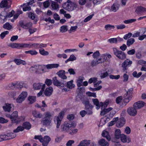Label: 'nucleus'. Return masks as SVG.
<instances>
[{
	"label": "nucleus",
	"mask_w": 146,
	"mask_h": 146,
	"mask_svg": "<svg viewBox=\"0 0 146 146\" xmlns=\"http://www.w3.org/2000/svg\"><path fill=\"white\" fill-rule=\"evenodd\" d=\"M125 119L123 117L119 119L116 123V125L118 127L123 126L125 123Z\"/></svg>",
	"instance_id": "nucleus-21"
},
{
	"label": "nucleus",
	"mask_w": 146,
	"mask_h": 146,
	"mask_svg": "<svg viewBox=\"0 0 146 146\" xmlns=\"http://www.w3.org/2000/svg\"><path fill=\"white\" fill-rule=\"evenodd\" d=\"M7 18L6 15L3 16L2 14H1L0 17V22L1 23H3L6 21Z\"/></svg>",
	"instance_id": "nucleus-49"
},
{
	"label": "nucleus",
	"mask_w": 146,
	"mask_h": 146,
	"mask_svg": "<svg viewBox=\"0 0 146 146\" xmlns=\"http://www.w3.org/2000/svg\"><path fill=\"white\" fill-rule=\"evenodd\" d=\"M64 114V112L62 111L59 113L58 116H55L54 117V121L56 123V127L57 128H59Z\"/></svg>",
	"instance_id": "nucleus-7"
},
{
	"label": "nucleus",
	"mask_w": 146,
	"mask_h": 146,
	"mask_svg": "<svg viewBox=\"0 0 146 146\" xmlns=\"http://www.w3.org/2000/svg\"><path fill=\"white\" fill-rule=\"evenodd\" d=\"M43 137L41 135H35L34 138L36 139H38L40 142H42L43 141Z\"/></svg>",
	"instance_id": "nucleus-59"
},
{
	"label": "nucleus",
	"mask_w": 146,
	"mask_h": 146,
	"mask_svg": "<svg viewBox=\"0 0 146 146\" xmlns=\"http://www.w3.org/2000/svg\"><path fill=\"white\" fill-rule=\"evenodd\" d=\"M11 0H3L0 3V7L1 8L9 9L11 7Z\"/></svg>",
	"instance_id": "nucleus-8"
},
{
	"label": "nucleus",
	"mask_w": 146,
	"mask_h": 146,
	"mask_svg": "<svg viewBox=\"0 0 146 146\" xmlns=\"http://www.w3.org/2000/svg\"><path fill=\"white\" fill-rule=\"evenodd\" d=\"M113 50L114 54L119 59L123 60L125 59L126 56L124 52L115 48H113Z\"/></svg>",
	"instance_id": "nucleus-5"
},
{
	"label": "nucleus",
	"mask_w": 146,
	"mask_h": 146,
	"mask_svg": "<svg viewBox=\"0 0 146 146\" xmlns=\"http://www.w3.org/2000/svg\"><path fill=\"white\" fill-rule=\"evenodd\" d=\"M23 126L24 129H29L31 127L30 123L29 122H26L24 123L23 125Z\"/></svg>",
	"instance_id": "nucleus-42"
},
{
	"label": "nucleus",
	"mask_w": 146,
	"mask_h": 146,
	"mask_svg": "<svg viewBox=\"0 0 146 146\" xmlns=\"http://www.w3.org/2000/svg\"><path fill=\"white\" fill-rule=\"evenodd\" d=\"M133 88L129 89L126 93L124 95V100L123 102V104L125 105L131 100L132 97Z\"/></svg>",
	"instance_id": "nucleus-3"
},
{
	"label": "nucleus",
	"mask_w": 146,
	"mask_h": 146,
	"mask_svg": "<svg viewBox=\"0 0 146 146\" xmlns=\"http://www.w3.org/2000/svg\"><path fill=\"white\" fill-rule=\"evenodd\" d=\"M3 108L5 111L10 112L11 109V105L9 104L6 103L5 105L3 107Z\"/></svg>",
	"instance_id": "nucleus-27"
},
{
	"label": "nucleus",
	"mask_w": 146,
	"mask_h": 146,
	"mask_svg": "<svg viewBox=\"0 0 146 146\" xmlns=\"http://www.w3.org/2000/svg\"><path fill=\"white\" fill-rule=\"evenodd\" d=\"M121 132L119 129H116L115 132V137L117 139H119L121 136Z\"/></svg>",
	"instance_id": "nucleus-40"
},
{
	"label": "nucleus",
	"mask_w": 146,
	"mask_h": 146,
	"mask_svg": "<svg viewBox=\"0 0 146 146\" xmlns=\"http://www.w3.org/2000/svg\"><path fill=\"white\" fill-rule=\"evenodd\" d=\"M64 9L68 11H72L77 7V5L73 3L70 0H68L62 5Z\"/></svg>",
	"instance_id": "nucleus-4"
},
{
	"label": "nucleus",
	"mask_w": 146,
	"mask_h": 146,
	"mask_svg": "<svg viewBox=\"0 0 146 146\" xmlns=\"http://www.w3.org/2000/svg\"><path fill=\"white\" fill-rule=\"evenodd\" d=\"M25 53L26 54H30L31 55H36L38 54V52L35 50L26 51L25 52Z\"/></svg>",
	"instance_id": "nucleus-36"
},
{
	"label": "nucleus",
	"mask_w": 146,
	"mask_h": 146,
	"mask_svg": "<svg viewBox=\"0 0 146 146\" xmlns=\"http://www.w3.org/2000/svg\"><path fill=\"white\" fill-rule=\"evenodd\" d=\"M59 66V65L57 64H48L45 66L47 69H50L54 68H57Z\"/></svg>",
	"instance_id": "nucleus-33"
},
{
	"label": "nucleus",
	"mask_w": 146,
	"mask_h": 146,
	"mask_svg": "<svg viewBox=\"0 0 146 146\" xmlns=\"http://www.w3.org/2000/svg\"><path fill=\"white\" fill-rule=\"evenodd\" d=\"M18 82L12 83L9 85V87L11 89L14 88L18 87Z\"/></svg>",
	"instance_id": "nucleus-54"
},
{
	"label": "nucleus",
	"mask_w": 146,
	"mask_h": 146,
	"mask_svg": "<svg viewBox=\"0 0 146 146\" xmlns=\"http://www.w3.org/2000/svg\"><path fill=\"white\" fill-rule=\"evenodd\" d=\"M86 94L89 96H92L94 98L96 97V96L95 93H92L90 92H88L86 93Z\"/></svg>",
	"instance_id": "nucleus-60"
},
{
	"label": "nucleus",
	"mask_w": 146,
	"mask_h": 146,
	"mask_svg": "<svg viewBox=\"0 0 146 146\" xmlns=\"http://www.w3.org/2000/svg\"><path fill=\"white\" fill-rule=\"evenodd\" d=\"M42 140L43 141L42 142V145L43 146H47L49 142L51 141L50 138L48 136H45Z\"/></svg>",
	"instance_id": "nucleus-18"
},
{
	"label": "nucleus",
	"mask_w": 146,
	"mask_h": 146,
	"mask_svg": "<svg viewBox=\"0 0 146 146\" xmlns=\"http://www.w3.org/2000/svg\"><path fill=\"white\" fill-rule=\"evenodd\" d=\"M19 43H11L8 46L13 48H19Z\"/></svg>",
	"instance_id": "nucleus-52"
},
{
	"label": "nucleus",
	"mask_w": 146,
	"mask_h": 146,
	"mask_svg": "<svg viewBox=\"0 0 146 146\" xmlns=\"http://www.w3.org/2000/svg\"><path fill=\"white\" fill-rule=\"evenodd\" d=\"M82 103L85 104L86 108V109H89V108L91 106V104L89 103V101L88 100H85L82 102Z\"/></svg>",
	"instance_id": "nucleus-48"
},
{
	"label": "nucleus",
	"mask_w": 146,
	"mask_h": 146,
	"mask_svg": "<svg viewBox=\"0 0 146 146\" xmlns=\"http://www.w3.org/2000/svg\"><path fill=\"white\" fill-rule=\"evenodd\" d=\"M135 40L133 38L128 39L127 41V45L128 46H129L132 45L135 42Z\"/></svg>",
	"instance_id": "nucleus-46"
},
{
	"label": "nucleus",
	"mask_w": 146,
	"mask_h": 146,
	"mask_svg": "<svg viewBox=\"0 0 146 146\" xmlns=\"http://www.w3.org/2000/svg\"><path fill=\"white\" fill-rule=\"evenodd\" d=\"M115 28L114 26L109 24L106 25L105 26V30L106 31L113 29Z\"/></svg>",
	"instance_id": "nucleus-50"
},
{
	"label": "nucleus",
	"mask_w": 146,
	"mask_h": 146,
	"mask_svg": "<svg viewBox=\"0 0 146 146\" xmlns=\"http://www.w3.org/2000/svg\"><path fill=\"white\" fill-rule=\"evenodd\" d=\"M142 73L141 72H139L138 74L136 71H134L132 73L133 76L135 77L138 78L141 75Z\"/></svg>",
	"instance_id": "nucleus-53"
},
{
	"label": "nucleus",
	"mask_w": 146,
	"mask_h": 146,
	"mask_svg": "<svg viewBox=\"0 0 146 146\" xmlns=\"http://www.w3.org/2000/svg\"><path fill=\"white\" fill-rule=\"evenodd\" d=\"M92 101L94 104L96 106V108L97 109H99L100 108V107L103 106V103L102 102H100L99 103L97 99H93Z\"/></svg>",
	"instance_id": "nucleus-16"
},
{
	"label": "nucleus",
	"mask_w": 146,
	"mask_h": 146,
	"mask_svg": "<svg viewBox=\"0 0 146 146\" xmlns=\"http://www.w3.org/2000/svg\"><path fill=\"white\" fill-rule=\"evenodd\" d=\"M32 4L31 2H29L23 4V6L24 7L23 8V10L24 11H29L31 9V7L30 6Z\"/></svg>",
	"instance_id": "nucleus-29"
},
{
	"label": "nucleus",
	"mask_w": 146,
	"mask_h": 146,
	"mask_svg": "<svg viewBox=\"0 0 146 146\" xmlns=\"http://www.w3.org/2000/svg\"><path fill=\"white\" fill-rule=\"evenodd\" d=\"M135 107L129 108L127 110L128 114L131 116H135L137 114V112Z\"/></svg>",
	"instance_id": "nucleus-12"
},
{
	"label": "nucleus",
	"mask_w": 146,
	"mask_h": 146,
	"mask_svg": "<svg viewBox=\"0 0 146 146\" xmlns=\"http://www.w3.org/2000/svg\"><path fill=\"white\" fill-rule=\"evenodd\" d=\"M73 80H71L70 81L68 82L67 83V87L70 89H72L74 88L75 86V85L73 84Z\"/></svg>",
	"instance_id": "nucleus-43"
},
{
	"label": "nucleus",
	"mask_w": 146,
	"mask_h": 146,
	"mask_svg": "<svg viewBox=\"0 0 146 146\" xmlns=\"http://www.w3.org/2000/svg\"><path fill=\"white\" fill-rule=\"evenodd\" d=\"M27 86H26V84H25L24 83H23L22 82H18V87H17V88H19V89H21L22 87H26Z\"/></svg>",
	"instance_id": "nucleus-55"
},
{
	"label": "nucleus",
	"mask_w": 146,
	"mask_h": 146,
	"mask_svg": "<svg viewBox=\"0 0 146 146\" xmlns=\"http://www.w3.org/2000/svg\"><path fill=\"white\" fill-rule=\"evenodd\" d=\"M113 108L111 107H110L108 108H104L101 111L100 115H104L109 111L112 110Z\"/></svg>",
	"instance_id": "nucleus-30"
},
{
	"label": "nucleus",
	"mask_w": 146,
	"mask_h": 146,
	"mask_svg": "<svg viewBox=\"0 0 146 146\" xmlns=\"http://www.w3.org/2000/svg\"><path fill=\"white\" fill-rule=\"evenodd\" d=\"M28 100L30 104H32L36 101V97L34 96H30L28 98Z\"/></svg>",
	"instance_id": "nucleus-44"
},
{
	"label": "nucleus",
	"mask_w": 146,
	"mask_h": 146,
	"mask_svg": "<svg viewBox=\"0 0 146 146\" xmlns=\"http://www.w3.org/2000/svg\"><path fill=\"white\" fill-rule=\"evenodd\" d=\"M44 117L41 120V123L43 125L47 126L50 125L52 119V115L49 111H47L44 114Z\"/></svg>",
	"instance_id": "nucleus-1"
},
{
	"label": "nucleus",
	"mask_w": 146,
	"mask_h": 146,
	"mask_svg": "<svg viewBox=\"0 0 146 146\" xmlns=\"http://www.w3.org/2000/svg\"><path fill=\"white\" fill-rule=\"evenodd\" d=\"M53 91V89L51 87H49L46 88L44 92V94L47 96H50Z\"/></svg>",
	"instance_id": "nucleus-24"
},
{
	"label": "nucleus",
	"mask_w": 146,
	"mask_h": 146,
	"mask_svg": "<svg viewBox=\"0 0 146 146\" xmlns=\"http://www.w3.org/2000/svg\"><path fill=\"white\" fill-rule=\"evenodd\" d=\"M18 112L15 111L11 114L12 122L13 123H16L17 119L18 117Z\"/></svg>",
	"instance_id": "nucleus-20"
},
{
	"label": "nucleus",
	"mask_w": 146,
	"mask_h": 146,
	"mask_svg": "<svg viewBox=\"0 0 146 146\" xmlns=\"http://www.w3.org/2000/svg\"><path fill=\"white\" fill-rule=\"evenodd\" d=\"M76 57L74 56V54H72L70 56L69 58L67 59V60L65 61V62L66 63H67L69 61H73L76 60Z\"/></svg>",
	"instance_id": "nucleus-37"
},
{
	"label": "nucleus",
	"mask_w": 146,
	"mask_h": 146,
	"mask_svg": "<svg viewBox=\"0 0 146 146\" xmlns=\"http://www.w3.org/2000/svg\"><path fill=\"white\" fill-rule=\"evenodd\" d=\"M56 74L60 78L63 80L67 79V77L65 75V71L63 70H60L56 73Z\"/></svg>",
	"instance_id": "nucleus-15"
},
{
	"label": "nucleus",
	"mask_w": 146,
	"mask_h": 146,
	"mask_svg": "<svg viewBox=\"0 0 146 146\" xmlns=\"http://www.w3.org/2000/svg\"><path fill=\"white\" fill-rule=\"evenodd\" d=\"M102 135L104 137H106L108 141L110 140L111 137L108 132L105 130L104 131L102 132Z\"/></svg>",
	"instance_id": "nucleus-31"
},
{
	"label": "nucleus",
	"mask_w": 146,
	"mask_h": 146,
	"mask_svg": "<svg viewBox=\"0 0 146 146\" xmlns=\"http://www.w3.org/2000/svg\"><path fill=\"white\" fill-rule=\"evenodd\" d=\"M119 5L117 3H114L111 6V9L112 11L116 12L119 9Z\"/></svg>",
	"instance_id": "nucleus-35"
},
{
	"label": "nucleus",
	"mask_w": 146,
	"mask_h": 146,
	"mask_svg": "<svg viewBox=\"0 0 146 146\" xmlns=\"http://www.w3.org/2000/svg\"><path fill=\"white\" fill-rule=\"evenodd\" d=\"M106 58L107 57L105 55L102 54L100 58H98V59H94L93 60L91 63V66L92 67L96 66L98 64L104 62Z\"/></svg>",
	"instance_id": "nucleus-6"
},
{
	"label": "nucleus",
	"mask_w": 146,
	"mask_h": 146,
	"mask_svg": "<svg viewBox=\"0 0 146 146\" xmlns=\"http://www.w3.org/2000/svg\"><path fill=\"white\" fill-rule=\"evenodd\" d=\"M136 12L138 14H139L141 13H146V8L141 6H139L137 8L136 10Z\"/></svg>",
	"instance_id": "nucleus-28"
},
{
	"label": "nucleus",
	"mask_w": 146,
	"mask_h": 146,
	"mask_svg": "<svg viewBox=\"0 0 146 146\" xmlns=\"http://www.w3.org/2000/svg\"><path fill=\"white\" fill-rule=\"evenodd\" d=\"M51 7L54 10L58 9L59 7L57 3L55 2H52L51 4Z\"/></svg>",
	"instance_id": "nucleus-41"
},
{
	"label": "nucleus",
	"mask_w": 146,
	"mask_h": 146,
	"mask_svg": "<svg viewBox=\"0 0 146 146\" xmlns=\"http://www.w3.org/2000/svg\"><path fill=\"white\" fill-rule=\"evenodd\" d=\"M8 94L10 97H13L16 95V92L14 91H11L9 92Z\"/></svg>",
	"instance_id": "nucleus-64"
},
{
	"label": "nucleus",
	"mask_w": 146,
	"mask_h": 146,
	"mask_svg": "<svg viewBox=\"0 0 146 146\" xmlns=\"http://www.w3.org/2000/svg\"><path fill=\"white\" fill-rule=\"evenodd\" d=\"M9 33V31H5L2 33L0 35L1 38V39H3L5 36L6 35L8 34Z\"/></svg>",
	"instance_id": "nucleus-62"
},
{
	"label": "nucleus",
	"mask_w": 146,
	"mask_h": 146,
	"mask_svg": "<svg viewBox=\"0 0 146 146\" xmlns=\"http://www.w3.org/2000/svg\"><path fill=\"white\" fill-rule=\"evenodd\" d=\"M120 137L121 141L123 143H129L131 142V139L129 137H126L125 135L124 134H121Z\"/></svg>",
	"instance_id": "nucleus-19"
},
{
	"label": "nucleus",
	"mask_w": 146,
	"mask_h": 146,
	"mask_svg": "<svg viewBox=\"0 0 146 146\" xmlns=\"http://www.w3.org/2000/svg\"><path fill=\"white\" fill-rule=\"evenodd\" d=\"M30 43L29 44L19 43V48H30Z\"/></svg>",
	"instance_id": "nucleus-38"
},
{
	"label": "nucleus",
	"mask_w": 146,
	"mask_h": 146,
	"mask_svg": "<svg viewBox=\"0 0 146 146\" xmlns=\"http://www.w3.org/2000/svg\"><path fill=\"white\" fill-rule=\"evenodd\" d=\"M25 100L20 96L18 97L16 100L17 102L19 103H21Z\"/></svg>",
	"instance_id": "nucleus-63"
},
{
	"label": "nucleus",
	"mask_w": 146,
	"mask_h": 146,
	"mask_svg": "<svg viewBox=\"0 0 146 146\" xmlns=\"http://www.w3.org/2000/svg\"><path fill=\"white\" fill-rule=\"evenodd\" d=\"M32 114L36 118H40L42 116V115L39 112L36 110L33 111L32 112Z\"/></svg>",
	"instance_id": "nucleus-32"
},
{
	"label": "nucleus",
	"mask_w": 146,
	"mask_h": 146,
	"mask_svg": "<svg viewBox=\"0 0 146 146\" xmlns=\"http://www.w3.org/2000/svg\"><path fill=\"white\" fill-rule=\"evenodd\" d=\"M19 25L21 27L25 29H29L32 25L31 22H28L26 23H24L22 21L19 22Z\"/></svg>",
	"instance_id": "nucleus-14"
},
{
	"label": "nucleus",
	"mask_w": 146,
	"mask_h": 146,
	"mask_svg": "<svg viewBox=\"0 0 146 146\" xmlns=\"http://www.w3.org/2000/svg\"><path fill=\"white\" fill-rule=\"evenodd\" d=\"M98 143L101 146H109V143L105 139H102L98 141Z\"/></svg>",
	"instance_id": "nucleus-25"
},
{
	"label": "nucleus",
	"mask_w": 146,
	"mask_h": 146,
	"mask_svg": "<svg viewBox=\"0 0 146 146\" xmlns=\"http://www.w3.org/2000/svg\"><path fill=\"white\" fill-rule=\"evenodd\" d=\"M40 53L43 56H46L48 55L49 52L48 51H45L44 49L40 48L39 50Z\"/></svg>",
	"instance_id": "nucleus-45"
},
{
	"label": "nucleus",
	"mask_w": 146,
	"mask_h": 146,
	"mask_svg": "<svg viewBox=\"0 0 146 146\" xmlns=\"http://www.w3.org/2000/svg\"><path fill=\"white\" fill-rule=\"evenodd\" d=\"M45 87V84L40 83H35L33 85V88L34 90H38L40 88L44 89Z\"/></svg>",
	"instance_id": "nucleus-13"
},
{
	"label": "nucleus",
	"mask_w": 146,
	"mask_h": 146,
	"mask_svg": "<svg viewBox=\"0 0 146 146\" xmlns=\"http://www.w3.org/2000/svg\"><path fill=\"white\" fill-rule=\"evenodd\" d=\"M37 70L35 72L37 73H42L46 72L45 68H43L41 66H35L34 67H32L30 68L31 70Z\"/></svg>",
	"instance_id": "nucleus-9"
},
{
	"label": "nucleus",
	"mask_w": 146,
	"mask_h": 146,
	"mask_svg": "<svg viewBox=\"0 0 146 146\" xmlns=\"http://www.w3.org/2000/svg\"><path fill=\"white\" fill-rule=\"evenodd\" d=\"M145 103L142 101H139L135 103L133 105L134 107L137 109H140L143 107Z\"/></svg>",
	"instance_id": "nucleus-23"
},
{
	"label": "nucleus",
	"mask_w": 146,
	"mask_h": 146,
	"mask_svg": "<svg viewBox=\"0 0 146 146\" xmlns=\"http://www.w3.org/2000/svg\"><path fill=\"white\" fill-rule=\"evenodd\" d=\"M14 62L18 65L22 64L25 65L26 64V62L24 60H21L20 59H15L14 60Z\"/></svg>",
	"instance_id": "nucleus-34"
},
{
	"label": "nucleus",
	"mask_w": 146,
	"mask_h": 146,
	"mask_svg": "<svg viewBox=\"0 0 146 146\" xmlns=\"http://www.w3.org/2000/svg\"><path fill=\"white\" fill-rule=\"evenodd\" d=\"M84 79L83 77H80L78 78L76 81L77 85L78 87L77 90H78V91L80 92L81 90H84V88L82 86V87H80L81 86H83V82Z\"/></svg>",
	"instance_id": "nucleus-11"
},
{
	"label": "nucleus",
	"mask_w": 146,
	"mask_h": 146,
	"mask_svg": "<svg viewBox=\"0 0 146 146\" xmlns=\"http://www.w3.org/2000/svg\"><path fill=\"white\" fill-rule=\"evenodd\" d=\"M3 28L7 30H10L12 28V26L9 23H6L3 26Z\"/></svg>",
	"instance_id": "nucleus-39"
},
{
	"label": "nucleus",
	"mask_w": 146,
	"mask_h": 146,
	"mask_svg": "<svg viewBox=\"0 0 146 146\" xmlns=\"http://www.w3.org/2000/svg\"><path fill=\"white\" fill-rule=\"evenodd\" d=\"M90 141L84 140L81 141L77 146H88L90 144Z\"/></svg>",
	"instance_id": "nucleus-26"
},
{
	"label": "nucleus",
	"mask_w": 146,
	"mask_h": 146,
	"mask_svg": "<svg viewBox=\"0 0 146 146\" xmlns=\"http://www.w3.org/2000/svg\"><path fill=\"white\" fill-rule=\"evenodd\" d=\"M132 63V61L129 59H127L125 60L121 64L123 70L124 71H126L127 69V68L130 66Z\"/></svg>",
	"instance_id": "nucleus-10"
},
{
	"label": "nucleus",
	"mask_w": 146,
	"mask_h": 146,
	"mask_svg": "<svg viewBox=\"0 0 146 146\" xmlns=\"http://www.w3.org/2000/svg\"><path fill=\"white\" fill-rule=\"evenodd\" d=\"M52 81L54 84L55 86L61 87L63 86L64 84L58 80L56 76H55L52 78Z\"/></svg>",
	"instance_id": "nucleus-22"
},
{
	"label": "nucleus",
	"mask_w": 146,
	"mask_h": 146,
	"mask_svg": "<svg viewBox=\"0 0 146 146\" xmlns=\"http://www.w3.org/2000/svg\"><path fill=\"white\" fill-rule=\"evenodd\" d=\"M24 129V127L23 126H19L18 127L15 129L13 130V132L14 133H17L20 131H22Z\"/></svg>",
	"instance_id": "nucleus-47"
},
{
	"label": "nucleus",
	"mask_w": 146,
	"mask_h": 146,
	"mask_svg": "<svg viewBox=\"0 0 146 146\" xmlns=\"http://www.w3.org/2000/svg\"><path fill=\"white\" fill-rule=\"evenodd\" d=\"M132 34L131 33H129L128 34H126L123 36V38L125 40H127L130 38L132 36Z\"/></svg>",
	"instance_id": "nucleus-58"
},
{
	"label": "nucleus",
	"mask_w": 146,
	"mask_h": 146,
	"mask_svg": "<svg viewBox=\"0 0 146 146\" xmlns=\"http://www.w3.org/2000/svg\"><path fill=\"white\" fill-rule=\"evenodd\" d=\"M27 92H23L20 95V96H21L23 98L24 100L25 99V98L27 96Z\"/></svg>",
	"instance_id": "nucleus-61"
},
{
	"label": "nucleus",
	"mask_w": 146,
	"mask_h": 146,
	"mask_svg": "<svg viewBox=\"0 0 146 146\" xmlns=\"http://www.w3.org/2000/svg\"><path fill=\"white\" fill-rule=\"evenodd\" d=\"M5 140L15 138L16 135L15 133H13L11 132L7 133L5 135H4Z\"/></svg>",
	"instance_id": "nucleus-17"
},
{
	"label": "nucleus",
	"mask_w": 146,
	"mask_h": 146,
	"mask_svg": "<svg viewBox=\"0 0 146 146\" xmlns=\"http://www.w3.org/2000/svg\"><path fill=\"white\" fill-rule=\"evenodd\" d=\"M68 30L67 26L64 25L61 27L60 29V31L62 33L66 32Z\"/></svg>",
	"instance_id": "nucleus-56"
},
{
	"label": "nucleus",
	"mask_w": 146,
	"mask_h": 146,
	"mask_svg": "<svg viewBox=\"0 0 146 146\" xmlns=\"http://www.w3.org/2000/svg\"><path fill=\"white\" fill-rule=\"evenodd\" d=\"M76 124L72 122H65L62 125V130L64 132H69L73 128L75 127Z\"/></svg>",
	"instance_id": "nucleus-2"
},
{
	"label": "nucleus",
	"mask_w": 146,
	"mask_h": 146,
	"mask_svg": "<svg viewBox=\"0 0 146 146\" xmlns=\"http://www.w3.org/2000/svg\"><path fill=\"white\" fill-rule=\"evenodd\" d=\"M136 20L135 19H131L125 20L124 21V22L125 24H129V23H131L133 22H135L136 21Z\"/></svg>",
	"instance_id": "nucleus-57"
},
{
	"label": "nucleus",
	"mask_w": 146,
	"mask_h": 146,
	"mask_svg": "<svg viewBox=\"0 0 146 146\" xmlns=\"http://www.w3.org/2000/svg\"><path fill=\"white\" fill-rule=\"evenodd\" d=\"M100 54L99 51H97L93 53V57L94 58V59H98V58H99V57L100 56Z\"/></svg>",
	"instance_id": "nucleus-51"
}]
</instances>
